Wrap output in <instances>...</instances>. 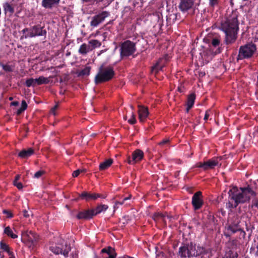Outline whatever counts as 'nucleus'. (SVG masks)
I'll return each instance as SVG.
<instances>
[{
  "label": "nucleus",
  "instance_id": "obj_1",
  "mask_svg": "<svg viewBox=\"0 0 258 258\" xmlns=\"http://www.w3.org/2000/svg\"><path fill=\"white\" fill-rule=\"evenodd\" d=\"M229 202L226 203V208L231 210L236 208L240 204H244L249 201L251 197L256 196V192L250 185L240 187H233L228 192Z\"/></svg>",
  "mask_w": 258,
  "mask_h": 258
},
{
  "label": "nucleus",
  "instance_id": "obj_2",
  "mask_svg": "<svg viewBox=\"0 0 258 258\" xmlns=\"http://www.w3.org/2000/svg\"><path fill=\"white\" fill-rule=\"evenodd\" d=\"M238 16L237 11H233L231 14L221 23L220 28L225 34V43L226 44L234 43L237 39L239 24Z\"/></svg>",
  "mask_w": 258,
  "mask_h": 258
},
{
  "label": "nucleus",
  "instance_id": "obj_3",
  "mask_svg": "<svg viewBox=\"0 0 258 258\" xmlns=\"http://www.w3.org/2000/svg\"><path fill=\"white\" fill-rule=\"evenodd\" d=\"M115 75L112 67H104L101 65L94 78V82L96 85L108 82L112 80Z\"/></svg>",
  "mask_w": 258,
  "mask_h": 258
},
{
  "label": "nucleus",
  "instance_id": "obj_4",
  "mask_svg": "<svg viewBox=\"0 0 258 258\" xmlns=\"http://www.w3.org/2000/svg\"><path fill=\"white\" fill-rule=\"evenodd\" d=\"M256 50L255 44L249 43L239 47L237 61L251 57Z\"/></svg>",
  "mask_w": 258,
  "mask_h": 258
},
{
  "label": "nucleus",
  "instance_id": "obj_5",
  "mask_svg": "<svg viewBox=\"0 0 258 258\" xmlns=\"http://www.w3.org/2000/svg\"><path fill=\"white\" fill-rule=\"evenodd\" d=\"M119 46L120 57L122 59L133 55L137 50L136 43L128 40L121 43Z\"/></svg>",
  "mask_w": 258,
  "mask_h": 258
},
{
  "label": "nucleus",
  "instance_id": "obj_6",
  "mask_svg": "<svg viewBox=\"0 0 258 258\" xmlns=\"http://www.w3.org/2000/svg\"><path fill=\"white\" fill-rule=\"evenodd\" d=\"M39 239V236L32 231L27 230L22 232L21 241L29 247L36 246Z\"/></svg>",
  "mask_w": 258,
  "mask_h": 258
},
{
  "label": "nucleus",
  "instance_id": "obj_7",
  "mask_svg": "<svg viewBox=\"0 0 258 258\" xmlns=\"http://www.w3.org/2000/svg\"><path fill=\"white\" fill-rule=\"evenodd\" d=\"M222 159L221 156L214 157L204 162H197L192 167V169L195 168H202L204 171H207L210 169H214L219 163V161Z\"/></svg>",
  "mask_w": 258,
  "mask_h": 258
},
{
  "label": "nucleus",
  "instance_id": "obj_8",
  "mask_svg": "<svg viewBox=\"0 0 258 258\" xmlns=\"http://www.w3.org/2000/svg\"><path fill=\"white\" fill-rule=\"evenodd\" d=\"M47 31L44 27H41L40 25H35L30 28V32L21 37V39L33 38L38 36H46Z\"/></svg>",
  "mask_w": 258,
  "mask_h": 258
},
{
  "label": "nucleus",
  "instance_id": "obj_9",
  "mask_svg": "<svg viewBox=\"0 0 258 258\" xmlns=\"http://www.w3.org/2000/svg\"><path fill=\"white\" fill-rule=\"evenodd\" d=\"M71 248L70 244H68L66 242H62L58 243L56 245L51 246L50 247V250L54 253L58 254H63L64 257H67L69 252L71 251Z\"/></svg>",
  "mask_w": 258,
  "mask_h": 258
},
{
  "label": "nucleus",
  "instance_id": "obj_10",
  "mask_svg": "<svg viewBox=\"0 0 258 258\" xmlns=\"http://www.w3.org/2000/svg\"><path fill=\"white\" fill-rule=\"evenodd\" d=\"M201 2V0H180L178 8L182 12H186L192 9L194 5L195 6H199Z\"/></svg>",
  "mask_w": 258,
  "mask_h": 258
},
{
  "label": "nucleus",
  "instance_id": "obj_11",
  "mask_svg": "<svg viewBox=\"0 0 258 258\" xmlns=\"http://www.w3.org/2000/svg\"><path fill=\"white\" fill-rule=\"evenodd\" d=\"M191 204L195 211L200 210L204 205L203 196L201 191L195 192L192 197Z\"/></svg>",
  "mask_w": 258,
  "mask_h": 258
},
{
  "label": "nucleus",
  "instance_id": "obj_12",
  "mask_svg": "<svg viewBox=\"0 0 258 258\" xmlns=\"http://www.w3.org/2000/svg\"><path fill=\"white\" fill-rule=\"evenodd\" d=\"M110 15L109 12L107 11H102L101 13L94 16L92 18L90 22V26L93 27L98 26L100 23H102L106 18Z\"/></svg>",
  "mask_w": 258,
  "mask_h": 258
},
{
  "label": "nucleus",
  "instance_id": "obj_13",
  "mask_svg": "<svg viewBox=\"0 0 258 258\" xmlns=\"http://www.w3.org/2000/svg\"><path fill=\"white\" fill-rule=\"evenodd\" d=\"M144 154L140 149L135 150L132 154V157H127V162L131 165H134L141 161L144 158Z\"/></svg>",
  "mask_w": 258,
  "mask_h": 258
},
{
  "label": "nucleus",
  "instance_id": "obj_14",
  "mask_svg": "<svg viewBox=\"0 0 258 258\" xmlns=\"http://www.w3.org/2000/svg\"><path fill=\"white\" fill-rule=\"evenodd\" d=\"M169 59V58L168 55H165L164 57L160 58L156 64L152 67L151 73L156 75L160 71H162L163 68L165 66Z\"/></svg>",
  "mask_w": 258,
  "mask_h": 258
},
{
  "label": "nucleus",
  "instance_id": "obj_15",
  "mask_svg": "<svg viewBox=\"0 0 258 258\" xmlns=\"http://www.w3.org/2000/svg\"><path fill=\"white\" fill-rule=\"evenodd\" d=\"M221 46L222 44L220 36H215L212 38L210 47L213 53L217 54L221 53L222 51Z\"/></svg>",
  "mask_w": 258,
  "mask_h": 258
},
{
  "label": "nucleus",
  "instance_id": "obj_16",
  "mask_svg": "<svg viewBox=\"0 0 258 258\" xmlns=\"http://www.w3.org/2000/svg\"><path fill=\"white\" fill-rule=\"evenodd\" d=\"M197 256L201 258H210L212 256V249L198 245L197 246Z\"/></svg>",
  "mask_w": 258,
  "mask_h": 258
},
{
  "label": "nucleus",
  "instance_id": "obj_17",
  "mask_svg": "<svg viewBox=\"0 0 258 258\" xmlns=\"http://www.w3.org/2000/svg\"><path fill=\"white\" fill-rule=\"evenodd\" d=\"M94 217L92 209L83 210L78 212L76 218L78 220H88Z\"/></svg>",
  "mask_w": 258,
  "mask_h": 258
},
{
  "label": "nucleus",
  "instance_id": "obj_18",
  "mask_svg": "<svg viewBox=\"0 0 258 258\" xmlns=\"http://www.w3.org/2000/svg\"><path fill=\"white\" fill-rule=\"evenodd\" d=\"M139 119L141 122H144L149 115V111L147 107L144 106L139 105Z\"/></svg>",
  "mask_w": 258,
  "mask_h": 258
},
{
  "label": "nucleus",
  "instance_id": "obj_19",
  "mask_svg": "<svg viewBox=\"0 0 258 258\" xmlns=\"http://www.w3.org/2000/svg\"><path fill=\"white\" fill-rule=\"evenodd\" d=\"M101 253L102 254L106 253L108 255V256H105V258H116L117 255L115 249L110 246L102 249Z\"/></svg>",
  "mask_w": 258,
  "mask_h": 258
},
{
  "label": "nucleus",
  "instance_id": "obj_20",
  "mask_svg": "<svg viewBox=\"0 0 258 258\" xmlns=\"http://www.w3.org/2000/svg\"><path fill=\"white\" fill-rule=\"evenodd\" d=\"M79 198L86 201H95L96 200V193H91L87 191H83L79 195Z\"/></svg>",
  "mask_w": 258,
  "mask_h": 258
},
{
  "label": "nucleus",
  "instance_id": "obj_21",
  "mask_svg": "<svg viewBox=\"0 0 258 258\" xmlns=\"http://www.w3.org/2000/svg\"><path fill=\"white\" fill-rule=\"evenodd\" d=\"M228 230L231 231L233 233L241 230L239 225V221L238 219H236L235 220L229 224L228 226Z\"/></svg>",
  "mask_w": 258,
  "mask_h": 258
},
{
  "label": "nucleus",
  "instance_id": "obj_22",
  "mask_svg": "<svg viewBox=\"0 0 258 258\" xmlns=\"http://www.w3.org/2000/svg\"><path fill=\"white\" fill-rule=\"evenodd\" d=\"M60 1V0H42L41 5L45 9H51L57 5L59 3Z\"/></svg>",
  "mask_w": 258,
  "mask_h": 258
},
{
  "label": "nucleus",
  "instance_id": "obj_23",
  "mask_svg": "<svg viewBox=\"0 0 258 258\" xmlns=\"http://www.w3.org/2000/svg\"><path fill=\"white\" fill-rule=\"evenodd\" d=\"M34 153V150L32 148L23 149L20 151L18 156L22 159H27Z\"/></svg>",
  "mask_w": 258,
  "mask_h": 258
},
{
  "label": "nucleus",
  "instance_id": "obj_24",
  "mask_svg": "<svg viewBox=\"0 0 258 258\" xmlns=\"http://www.w3.org/2000/svg\"><path fill=\"white\" fill-rule=\"evenodd\" d=\"M108 209V206L105 204L98 205L95 208L92 209L93 216H95L101 213L105 212Z\"/></svg>",
  "mask_w": 258,
  "mask_h": 258
},
{
  "label": "nucleus",
  "instance_id": "obj_25",
  "mask_svg": "<svg viewBox=\"0 0 258 258\" xmlns=\"http://www.w3.org/2000/svg\"><path fill=\"white\" fill-rule=\"evenodd\" d=\"M178 254L181 258L189 257L188 244L180 246L179 248Z\"/></svg>",
  "mask_w": 258,
  "mask_h": 258
},
{
  "label": "nucleus",
  "instance_id": "obj_26",
  "mask_svg": "<svg viewBox=\"0 0 258 258\" xmlns=\"http://www.w3.org/2000/svg\"><path fill=\"white\" fill-rule=\"evenodd\" d=\"M195 99L196 94L195 93H193L188 95L186 104L187 107L186 108L187 112H188L189 110L192 107L195 103Z\"/></svg>",
  "mask_w": 258,
  "mask_h": 258
},
{
  "label": "nucleus",
  "instance_id": "obj_27",
  "mask_svg": "<svg viewBox=\"0 0 258 258\" xmlns=\"http://www.w3.org/2000/svg\"><path fill=\"white\" fill-rule=\"evenodd\" d=\"M113 160L111 158L106 160L100 163L99 169L100 171H103L108 168L112 164Z\"/></svg>",
  "mask_w": 258,
  "mask_h": 258
},
{
  "label": "nucleus",
  "instance_id": "obj_28",
  "mask_svg": "<svg viewBox=\"0 0 258 258\" xmlns=\"http://www.w3.org/2000/svg\"><path fill=\"white\" fill-rule=\"evenodd\" d=\"M188 244V248H189V257H197V246L196 245L192 242H190Z\"/></svg>",
  "mask_w": 258,
  "mask_h": 258
},
{
  "label": "nucleus",
  "instance_id": "obj_29",
  "mask_svg": "<svg viewBox=\"0 0 258 258\" xmlns=\"http://www.w3.org/2000/svg\"><path fill=\"white\" fill-rule=\"evenodd\" d=\"M90 51V46L86 43H83L80 46L78 52L82 55H86Z\"/></svg>",
  "mask_w": 258,
  "mask_h": 258
},
{
  "label": "nucleus",
  "instance_id": "obj_30",
  "mask_svg": "<svg viewBox=\"0 0 258 258\" xmlns=\"http://www.w3.org/2000/svg\"><path fill=\"white\" fill-rule=\"evenodd\" d=\"M3 7L5 13H9L10 15L11 16L14 13V8L10 3H6Z\"/></svg>",
  "mask_w": 258,
  "mask_h": 258
},
{
  "label": "nucleus",
  "instance_id": "obj_31",
  "mask_svg": "<svg viewBox=\"0 0 258 258\" xmlns=\"http://www.w3.org/2000/svg\"><path fill=\"white\" fill-rule=\"evenodd\" d=\"M88 45L90 46L91 51L96 48L99 47L101 45V42L98 40L93 39L89 41Z\"/></svg>",
  "mask_w": 258,
  "mask_h": 258
},
{
  "label": "nucleus",
  "instance_id": "obj_32",
  "mask_svg": "<svg viewBox=\"0 0 258 258\" xmlns=\"http://www.w3.org/2000/svg\"><path fill=\"white\" fill-rule=\"evenodd\" d=\"M37 85H41L42 84H47L49 82V80L48 78L43 76L39 77L37 79H35Z\"/></svg>",
  "mask_w": 258,
  "mask_h": 258
},
{
  "label": "nucleus",
  "instance_id": "obj_33",
  "mask_svg": "<svg viewBox=\"0 0 258 258\" xmlns=\"http://www.w3.org/2000/svg\"><path fill=\"white\" fill-rule=\"evenodd\" d=\"M4 233L13 239H15L18 237V235L13 232V231L9 226L6 227L5 228Z\"/></svg>",
  "mask_w": 258,
  "mask_h": 258
},
{
  "label": "nucleus",
  "instance_id": "obj_34",
  "mask_svg": "<svg viewBox=\"0 0 258 258\" xmlns=\"http://www.w3.org/2000/svg\"><path fill=\"white\" fill-rule=\"evenodd\" d=\"M0 66L3 68V69L6 72H12L14 71V67L12 65L4 64L0 62Z\"/></svg>",
  "mask_w": 258,
  "mask_h": 258
},
{
  "label": "nucleus",
  "instance_id": "obj_35",
  "mask_svg": "<svg viewBox=\"0 0 258 258\" xmlns=\"http://www.w3.org/2000/svg\"><path fill=\"white\" fill-rule=\"evenodd\" d=\"M238 254L237 252H234L232 250H229L225 254L222 258H237Z\"/></svg>",
  "mask_w": 258,
  "mask_h": 258
},
{
  "label": "nucleus",
  "instance_id": "obj_36",
  "mask_svg": "<svg viewBox=\"0 0 258 258\" xmlns=\"http://www.w3.org/2000/svg\"><path fill=\"white\" fill-rule=\"evenodd\" d=\"M165 215L160 213H156L153 216V218L155 221L162 220L164 222H165Z\"/></svg>",
  "mask_w": 258,
  "mask_h": 258
},
{
  "label": "nucleus",
  "instance_id": "obj_37",
  "mask_svg": "<svg viewBox=\"0 0 258 258\" xmlns=\"http://www.w3.org/2000/svg\"><path fill=\"white\" fill-rule=\"evenodd\" d=\"M25 84L27 87H30L31 86H35L37 85L35 79L29 78L26 81Z\"/></svg>",
  "mask_w": 258,
  "mask_h": 258
},
{
  "label": "nucleus",
  "instance_id": "obj_38",
  "mask_svg": "<svg viewBox=\"0 0 258 258\" xmlns=\"http://www.w3.org/2000/svg\"><path fill=\"white\" fill-rule=\"evenodd\" d=\"M90 68L87 67L79 72V76H88L90 74Z\"/></svg>",
  "mask_w": 258,
  "mask_h": 258
},
{
  "label": "nucleus",
  "instance_id": "obj_39",
  "mask_svg": "<svg viewBox=\"0 0 258 258\" xmlns=\"http://www.w3.org/2000/svg\"><path fill=\"white\" fill-rule=\"evenodd\" d=\"M0 247L2 249H3L4 251L7 252L10 250L9 246L7 244L4 243L3 242H1Z\"/></svg>",
  "mask_w": 258,
  "mask_h": 258
},
{
  "label": "nucleus",
  "instance_id": "obj_40",
  "mask_svg": "<svg viewBox=\"0 0 258 258\" xmlns=\"http://www.w3.org/2000/svg\"><path fill=\"white\" fill-rule=\"evenodd\" d=\"M209 6L212 8L217 6L220 2V0H209Z\"/></svg>",
  "mask_w": 258,
  "mask_h": 258
},
{
  "label": "nucleus",
  "instance_id": "obj_41",
  "mask_svg": "<svg viewBox=\"0 0 258 258\" xmlns=\"http://www.w3.org/2000/svg\"><path fill=\"white\" fill-rule=\"evenodd\" d=\"M3 214L6 215L8 218H12L14 217V214L11 211L7 210H4L3 211Z\"/></svg>",
  "mask_w": 258,
  "mask_h": 258
},
{
  "label": "nucleus",
  "instance_id": "obj_42",
  "mask_svg": "<svg viewBox=\"0 0 258 258\" xmlns=\"http://www.w3.org/2000/svg\"><path fill=\"white\" fill-rule=\"evenodd\" d=\"M128 122L131 124H134L137 122L136 115L134 113H132L131 118L128 120Z\"/></svg>",
  "mask_w": 258,
  "mask_h": 258
},
{
  "label": "nucleus",
  "instance_id": "obj_43",
  "mask_svg": "<svg viewBox=\"0 0 258 258\" xmlns=\"http://www.w3.org/2000/svg\"><path fill=\"white\" fill-rule=\"evenodd\" d=\"M83 172H85V170H81V169H77L75 171H74L73 173H72V176L74 177H78L79 174Z\"/></svg>",
  "mask_w": 258,
  "mask_h": 258
},
{
  "label": "nucleus",
  "instance_id": "obj_44",
  "mask_svg": "<svg viewBox=\"0 0 258 258\" xmlns=\"http://www.w3.org/2000/svg\"><path fill=\"white\" fill-rule=\"evenodd\" d=\"M131 197V195H129L128 197L123 198L122 201L116 202L115 203V205L123 204L126 201L130 200Z\"/></svg>",
  "mask_w": 258,
  "mask_h": 258
},
{
  "label": "nucleus",
  "instance_id": "obj_45",
  "mask_svg": "<svg viewBox=\"0 0 258 258\" xmlns=\"http://www.w3.org/2000/svg\"><path fill=\"white\" fill-rule=\"evenodd\" d=\"M45 173V172L43 171V170H39L38 171H37L35 174H34V178H39V177H40L44 173Z\"/></svg>",
  "mask_w": 258,
  "mask_h": 258
},
{
  "label": "nucleus",
  "instance_id": "obj_46",
  "mask_svg": "<svg viewBox=\"0 0 258 258\" xmlns=\"http://www.w3.org/2000/svg\"><path fill=\"white\" fill-rule=\"evenodd\" d=\"M252 207H255L258 209V198H255L252 201Z\"/></svg>",
  "mask_w": 258,
  "mask_h": 258
},
{
  "label": "nucleus",
  "instance_id": "obj_47",
  "mask_svg": "<svg viewBox=\"0 0 258 258\" xmlns=\"http://www.w3.org/2000/svg\"><path fill=\"white\" fill-rule=\"evenodd\" d=\"M14 185L16 186L19 189H21L23 188V184L21 182L18 181H13Z\"/></svg>",
  "mask_w": 258,
  "mask_h": 258
},
{
  "label": "nucleus",
  "instance_id": "obj_48",
  "mask_svg": "<svg viewBox=\"0 0 258 258\" xmlns=\"http://www.w3.org/2000/svg\"><path fill=\"white\" fill-rule=\"evenodd\" d=\"M27 104L25 100H22L21 103V108L23 109L24 110H25L27 108Z\"/></svg>",
  "mask_w": 258,
  "mask_h": 258
},
{
  "label": "nucleus",
  "instance_id": "obj_49",
  "mask_svg": "<svg viewBox=\"0 0 258 258\" xmlns=\"http://www.w3.org/2000/svg\"><path fill=\"white\" fill-rule=\"evenodd\" d=\"M58 108V104H56L51 109V113L55 115V110Z\"/></svg>",
  "mask_w": 258,
  "mask_h": 258
},
{
  "label": "nucleus",
  "instance_id": "obj_50",
  "mask_svg": "<svg viewBox=\"0 0 258 258\" xmlns=\"http://www.w3.org/2000/svg\"><path fill=\"white\" fill-rule=\"evenodd\" d=\"M169 143V140L168 139H164L160 143H158V145L160 146H163L165 144H167Z\"/></svg>",
  "mask_w": 258,
  "mask_h": 258
},
{
  "label": "nucleus",
  "instance_id": "obj_51",
  "mask_svg": "<svg viewBox=\"0 0 258 258\" xmlns=\"http://www.w3.org/2000/svg\"><path fill=\"white\" fill-rule=\"evenodd\" d=\"M211 111L210 110H207L206 112H205V116H204V119L206 121L208 119V118L210 116V113Z\"/></svg>",
  "mask_w": 258,
  "mask_h": 258
},
{
  "label": "nucleus",
  "instance_id": "obj_52",
  "mask_svg": "<svg viewBox=\"0 0 258 258\" xmlns=\"http://www.w3.org/2000/svg\"><path fill=\"white\" fill-rule=\"evenodd\" d=\"M107 197L106 194H100L96 193V200L98 198L105 199Z\"/></svg>",
  "mask_w": 258,
  "mask_h": 258
},
{
  "label": "nucleus",
  "instance_id": "obj_53",
  "mask_svg": "<svg viewBox=\"0 0 258 258\" xmlns=\"http://www.w3.org/2000/svg\"><path fill=\"white\" fill-rule=\"evenodd\" d=\"M7 253L9 254V255L10 256L9 258H15V256L14 255L13 252L12 251H11V250H9L7 252Z\"/></svg>",
  "mask_w": 258,
  "mask_h": 258
},
{
  "label": "nucleus",
  "instance_id": "obj_54",
  "mask_svg": "<svg viewBox=\"0 0 258 258\" xmlns=\"http://www.w3.org/2000/svg\"><path fill=\"white\" fill-rule=\"evenodd\" d=\"M22 32L23 33V35L27 34L26 32H30V28H25L23 30H22Z\"/></svg>",
  "mask_w": 258,
  "mask_h": 258
},
{
  "label": "nucleus",
  "instance_id": "obj_55",
  "mask_svg": "<svg viewBox=\"0 0 258 258\" xmlns=\"http://www.w3.org/2000/svg\"><path fill=\"white\" fill-rule=\"evenodd\" d=\"M23 216L25 217H28L29 216V214L28 213V212L26 210H24L23 211Z\"/></svg>",
  "mask_w": 258,
  "mask_h": 258
},
{
  "label": "nucleus",
  "instance_id": "obj_56",
  "mask_svg": "<svg viewBox=\"0 0 258 258\" xmlns=\"http://www.w3.org/2000/svg\"><path fill=\"white\" fill-rule=\"evenodd\" d=\"M25 110H24L23 109L20 107L19 109H18L17 111V115H20L23 112H24Z\"/></svg>",
  "mask_w": 258,
  "mask_h": 258
},
{
  "label": "nucleus",
  "instance_id": "obj_57",
  "mask_svg": "<svg viewBox=\"0 0 258 258\" xmlns=\"http://www.w3.org/2000/svg\"><path fill=\"white\" fill-rule=\"evenodd\" d=\"M18 105H19V102L18 101H13V102L11 103V106H17Z\"/></svg>",
  "mask_w": 258,
  "mask_h": 258
},
{
  "label": "nucleus",
  "instance_id": "obj_58",
  "mask_svg": "<svg viewBox=\"0 0 258 258\" xmlns=\"http://www.w3.org/2000/svg\"><path fill=\"white\" fill-rule=\"evenodd\" d=\"M20 178V175H17L15 176V179H14V181H18L19 180Z\"/></svg>",
  "mask_w": 258,
  "mask_h": 258
},
{
  "label": "nucleus",
  "instance_id": "obj_59",
  "mask_svg": "<svg viewBox=\"0 0 258 258\" xmlns=\"http://www.w3.org/2000/svg\"><path fill=\"white\" fill-rule=\"evenodd\" d=\"M258 40V32L256 33L254 38V42H256Z\"/></svg>",
  "mask_w": 258,
  "mask_h": 258
},
{
  "label": "nucleus",
  "instance_id": "obj_60",
  "mask_svg": "<svg viewBox=\"0 0 258 258\" xmlns=\"http://www.w3.org/2000/svg\"><path fill=\"white\" fill-rule=\"evenodd\" d=\"M118 258H134V257H132V256H130L126 255H124L123 256L119 257Z\"/></svg>",
  "mask_w": 258,
  "mask_h": 258
},
{
  "label": "nucleus",
  "instance_id": "obj_61",
  "mask_svg": "<svg viewBox=\"0 0 258 258\" xmlns=\"http://www.w3.org/2000/svg\"><path fill=\"white\" fill-rule=\"evenodd\" d=\"M182 88H183V87H178V91L180 92H182L183 91H182Z\"/></svg>",
  "mask_w": 258,
  "mask_h": 258
},
{
  "label": "nucleus",
  "instance_id": "obj_62",
  "mask_svg": "<svg viewBox=\"0 0 258 258\" xmlns=\"http://www.w3.org/2000/svg\"><path fill=\"white\" fill-rule=\"evenodd\" d=\"M241 232V233H243V236H244L245 235V231H244L243 230L241 229V230L240 231Z\"/></svg>",
  "mask_w": 258,
  "mask_h": 258
},
{
  "label": "nucleus",
  "instance_id": "obj_63",
  "mask_svg": "<svg viewBox=\"0 0 258 258\" xmlns=\"http://www.w3.org/2000/svg\"><path fill=\"white\" fill-rule=\"evenodd\" d=\"M97 2H102L103 0H95Z\"/></svg>",
  "mask_w": 258,
  "mask_h": 258
},
{
  "label": "nucleus",
  "instance_id": "obj_64",
  "mask_svg": "<svg viewBox=\"0 0 258 258\" xmlns=\"http://www.w3.org/2000/svg\"><path fill=\"white\" fill-rule=\"evenodd\" d=\"M256 78H257V84H258V72L257 73V77H256Z\"/></svg>",
  "mask_w": 258,
  "mask_h": 258
}]
</instances>
